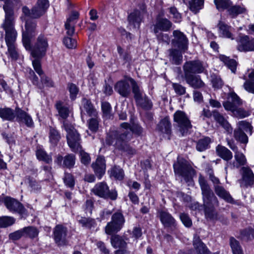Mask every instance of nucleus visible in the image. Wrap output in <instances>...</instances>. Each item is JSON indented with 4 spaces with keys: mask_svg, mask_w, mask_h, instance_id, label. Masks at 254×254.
<instances>
[{
    "mask_svg": "<svg viewBox=\"0 0 254 254\" xmlns=\"http://www.w3.org/2000/svg\"><path fill=\"white\" fill-rule=\"evenodd\" d=\"M128 80H129L130 84L131 85L134 99L137 102H140L143 98V91L140 89L136 82L133 78H129Z\"/></svg>",
    "mask_w": 254,
    "mask_h": 254,
    "instance_id": "nucleus-32",
    "label": "nucleus"
},
{
    "mask_svg": "<svg viewBox=\"0 0 254 254\" xmlns=\"http://www.w3.org/2000/svg\"><path fill=\"white\" fill-rule=\"evenodd\" d=\"M67 228L62 225H57L54 230V238L56 243L60 246L67 244Z\"/></svg>",
    "mask_w": 254,
    "mask_h": 254,
    "instance_id": "nucleus-13",
    "label": "nucleus"
},
{
    "mask_svg": "<svg viewBox=\"0 0 254 254\" xmlns=\"http://www.w3.org/2000/svg\"><path fill=\"white\" fill-rule=\"evenodd\" d=\"M126 241H129V237L127 233H125L123 237L116 235L111 238L112 246L115 248L125 249L127 247Z\"/></svg>",
    "mask_w": 254,
    "mask_h": 254,
    "instance_id": "nucleus-20",
    "label": "nucleus"
},
{
    "mask_svg": "<svg viewBox=\"0 0 254 254\" xmlns=\"http://www.w3.org/2000/svg\"><path fill=\"white\" fill-rule=\"evenodd\" d=\"M242 180L246 186L253 185L254 182V174L252 170L248 167H242L241 169Z\"/></svg>",
    "mask_w": 254,
    "mask_h": 254,
    "instance_id": "nucleus-28",
    "label": "nucleus"
},
{
    "mask_svg": "<svg viewBox=\"0 0 254 254\" xmlns=\"http://www.w3.org/2000/svg\"><path fill=\"white\" fill-rule=\"evenodd\" d=\"M174 39L173 43L181 51L185 52L188 49V40L186 36L181 32L175 30L173 32Z\"/></svg>",
    "mask_w": 254,
    "mask_h": 254,
    "instance_id": "nucleus-16",
    "label": "nucleus"
},
{
    "mask_svg": "<svg viewBox=\"0 0 254 254\" xmlns=\"http://www.w3.org/2000/svg\"><path fill=\"white\" fill-rule=\"evenodd\" d=\"M121 126L126 129V130L121 132L117 131L110 132L107 135L106 143L108 145H113L116 149L125 152L129 155H134L136 153L135 150L130 147L127 143L131 137V126L127 123H122Z\"/></svg>",
    "mask_w": 254,
    "mask_h": 254,
    "instance_id": "nucleus-2",
    "label": "nucleus"
},
{
    "mask_svg": "<svg viewBox=\"0 0 254 254\" xmlns=\"http://www.w3.org/2000/svg\"><path fill=\"white\" fill-rule=\"evenodd\" d=\"M169 12L173 15L174 21L175 22H179L181 21L182 16L181 14L178 12V10L175 7H171L169 8Z\"/></svg>",
    "mask_w": 254,
    "mask_h": 254,
    "instance_id": "nucleus-58",
    "label": "nucleus"
},
{
    "mask_svg": "<svg viewBox=\"0 0 254 254\" xmlns=\"http://www.w3.org/2000/svg\"><path fill=\"white\" fill-rule=\"evenodd\" d=\"M56 107L58 111L60 117L63 119H66L69 114L70 109L69 107L64 104L61 101L58 102L56 104Z\"/></svg>",
    "mask_w": 254,
    "mask_h": 254,
    "instance_id": "nucleus-36",
    "label": "nucleus"
},
{
    "mask_svg": "<svg viewBox=\"0 0 254 254\" xmlns=\"http://www.w3.org/2000/svg\"><path fill=\"white\" fill-rule=\"evenodd\" d=\"M3 202L6 208L13 213H18L20 215L26 214L27 210L23 205L17 199L6 196L4 198Z\"/></svg>",
    "mask_w": 254,
    "mask_h": 254,
    "instance_id": "nucleus-10",
    "label": "nucleus"
},
{
    "mask_svg": "<svg viewBox=\"0 0 254 254\" xmlns=\"http://www.w3.org/2000/svg\"><path fill=\"white\" fill-rule=\"evenodd\" d=\"M5 12V19L1 26L5 32V42L10 57L16 60L19 56L18 49L16 47L17 33L14 28V18L13 9L5 3L3 6Z\"/></svg>",
    "mask_w": 254,
    "mask_h": 254,
    "instance_id": "nucleus-1",
    "label": "nucleus"
},
{
    "mask_svg": "<svg viewBox=\"0 0 254 254\" xmlns=\"http://www.w3.org/2000/svg\"><path fill=\"white\" fill-rule=\"evenodd\" d=\"M16 116V110L14 111L8 107L0 108V118L3 120L13 121Z\"/></svg>",
    "mask_w": 254,
    "mask_h": 254,
    "instance_id": "nucleus-29",
    "label": "nucleus"
},
{
    "mask_svg": "<svg viewBox=\"0 0 254 254\" xmlns=\"http://www.w3.org/2000/svg\"><path fill=\"white\" fill-rule=\"evenodd\" d=\"M154 33L155 34L156 38L158 41L165 42L167 44H169L170 37L167 34L163 33L162 31Z\"/></svg>",
    "mask_w": 254,
    "mask_h": 254,
    "instance_id": "nucleus-59",
    "label": "nucleus"
},
{
    "mask_svg": "<svg viewBox=\"0 0 254 254\" xmlns=\"http://www.w3.org/2000/svg\"><path fill=\"white\" fill-rule=\"evenodd\" d=\"M169 58L171 62L176 65L180 64L183 61V56L181 52L176 49L169 50Z\"/></svg>",
    "mask_w": 254,
    "mask_h": 254,
    "instance_id": "nucleus-33",
    "label": "nucleus"
},
{
    "mask_svg": "<svg viewBox=\"0 0 254 254\" xmlns=\"http://www.w3.org/2000/svg\"><path fill=\"white\" fill-rule=\"evenodd\" d=\"M81 105L89 116L97 117V112L90 100L85 98H83Z\"/></svg>",
    "mask_w": 254,
    "mask_h": 254,
    "instance_id": "nucleus-31",
    "label": "nucleus"
},
{
    "mask_svg": "<svg viewBox=\"0 0 254 254\" xmlns=\"http://www.w3.org/2000/svg\"><path fill=\"white\" fill-rule=\"evenodd\" d=\"M128 235H131V237L134 238L135 240H137L140 238L142 235V229L140 227H134L132 231L128 230L127 233Z\"/></svg>",
    "mask_w": 254,
    "mask_h": 254,
    "instance_id": "nucleus-51",
    "label": "nucleus"
},
{
    "mask_svg": "<svg viewBox=\"0 0 254 254\" xmlns=\"http://www.w3.org/2000/svg\"><path fill=\"white\" fill-rule=\"evenodd\" d=\"M40 59L35 58L32 61V65L35 71L41 76L44 74L41 68Z\"/></svg>",
    "mask_w": 254,
    "mask_h": 254,
    "instance_id": "nucleus-57",
    "label": "nucleus"
},
{
    "mask_svg": "<svg viewBox=\"0 0 254 254\" xmlns=\"http://www.w3.org/2000/svg\"><path fill=\"white\" fill-rule=\"evenodd\" d=\"M216 150L218 156L227 162L230 160L233 157L232 153L228 148L223 146L218 145Z\"/></svg>",
    "mask_w": 254,
    "mask_h": 254,
    "instance_id": "nucleus-34",
    "label": "nucleus"
},
{
    "mask_svg": "<svg viewBox=\"0 0 254 254\" xmlns=\"http://www.w3.org/2000/svg\"><path fill=\"white\" fill-rule=\"evenodd\" d=\"M63 43L69 49L74 48L76 46V41L70 37H65L63 40Z\"/></svg>",
    "mask_w": 254,
    "mask_h": 254,
    "instance_id": "nucleus-61",
    "label": "nucleus"
},
{
    "mask_svg": "<svg viewBox=\"0 0 254 254\" xmlns=\"http://www.w3.org/2000/svg\"><path fill=\"white\" fill-rule=\"evenodd\" d=\"M129 78L130 77H126L124 79L117 82L114 85L115 91L124 98L128 97L131 93Z\"/></svg>",
    "mask_w": 254,
    "mask_h": 254,
    "instance_id": "nucleus-12",
    "label": "nucleus"
},
{
    "mask_svg": "<svg viewBox=\"0 0 254 254\" xmlns=\"http://www.w3.org/2000/svg\"><path fill=\"white\" fill-rule=\"evenodd\" d=\"M173 168L176 175L182 177L187 183H192L195 171L187 160L178 157L173 165Z\"/></svg>",
    "mask_w": 254,
    "mask_h": 254,
    "instance_id": "nucleus-4",
    "label": "nucleus"
},
{
    "mask_svg": "<svg viewBox=\"0 0 254 254\" xmlns=\"http://www.w3.org/2000/svg\"><path fill=\"white\" fill-rule=\"evenodd\" d=\"M16 121L19 124H24L28 127L34 126V123L31 117L20 108L16 109Z\"/></svg>",
    "mask_w": 254,
    "mask_h": 254,
    "instance_id": "nucleus-18",
    "label": "nucleus"
},
{
    "mask_svg": "<svg viewBox=\"0 0 254 254\" xmlns=\"http://www.w3.org/2000/svg\"><path fill=\"white\" fill-rule=\"evenodd\" d=\"M234 136L236 140L243 143H247L248 137L245 133L240 129L236 128L234 131Z\"/></svg>",
    "mask_w": 254,
    "mask_h": 254,
    "instance_id": "nucleus-46",
    "label": "nucleus"
},
{
    "mask_svg": "<svg viewBox=\"0 0 254 254\" xmlns=\"http://www.w3.org/2000/svg\"><path fill=\"white\" fill-rule=\"evenodd\" d=\"M204 69L202 63L199 61H189L185 63L183 65L184 75L200 73Z\"/></svg>",
    "mask_w": 254,
    "mask_h": 254,
    "instance_id": "nucleus-11",
    "label": "nucleus"
},
{
    "mask_svg": "<svg viewBox=\"0 0 254 254\" xmlns=\"http://www.w3.org/2000/svg\"><path fill=\"white\" fill-rule=\"evenodd\" d=\"M64 127L67 132L66 139L68 146L72 151L76 152L81 149L79 134L73 127L65 121L63 122Z\"/></svg>",
    "mask_w": 254,
    "mask_h": 254,
    "instance_id": "nucleus-5",
    "label": "nucleus"
},
{
    "mask_svg": "<svg viewBox=\"0 0 254 254\" xmlns=\"http://www.w3.org/2000/svg\"><path fill=\"white\" fill-rule=\"evenodd\" d=\"M234 157L236 161L233 163L227 162L225 167L226 170L228 168H230L231 169L238 168L241 166L245 165L246 163L245 156L242 153L239 151L235 153Z\"/></svg>",
    "mask_w": 254,
    "mask_h": 254,
    "instance_id": "nucleus-24",
    "label": "nucleus"
},
{
    "mask_svg": "<svg viewBox=\"0 0 254 254\" xmlns=\"http://www.w3.org/2000/svg\"><path fill=\"white\" fill-rule=\"evenodd\" d=\"M29 185L31 188V190L35 192L39 191L41 189L40 183L32 179H29Z\"/></svg>",
    "mask_w": 254,
    "mask_h": 254,
    "instance_id": "nucleus-60",
    "label": "nucleus"
},
{
    "mask_svg": "<svg viewBox=\"0 0 254 254\" xmlns=\"http://www.w3.org/2000/svg\"><path fill=\"white\" fill-rule=\"evenodd\" d=\"M229 245L233 254H244L240 243L234 237H230Z\"/></svg>",
    "mask_w": 254,
    "mask_h": 254,
    "instance_id": "nucleus-39",
    "label": "nucleus"
},
{
    "mask_svg": "<svg viewBox=\"0 0 254 254\" xmlns=\"http://www.w3.org/2000/svg\"><path fill=\"white\" fill-rule=\"evenodd\" d=\"M184 77L186 82L194 89L201 88L205 85L199 75H184Z\"/></svg>",
    "mask_w": 254,
    "mask_h": 254,
    "instance_id": "nucleus-23",
    "label": "nucleus"
},
{
    "mask_svg": "<svg viewBox=\"0 0 254 254\" xmlns=\"http://www.w3.org/2000/svg\"><path fill=\"white\" fill-rule=\"evenodd\" d=\"M111 220L119 224L120 226L123 227L125 222V219L123 214L121 212H116L112 216Z\"/></svg>",
    "mask_w": 254,
    "mask_h": 254,
    "instance_id": "nucleus-53",
    "label": "nucleus"
},
{
    "mask_svg": "<svg viewBox=\"0 0 254 254\" xmlns=\"http://www.w3.org/2000/svg\"><path fill=\"white\" fill-rule=\"evenodd\" d=\"M92 167L96 176L100 179L105 174L106 170L104 158L103 156H99L96 161L92 163Z\"/></svg>",
    "mask_w": 254,
    "mask_h": 254,
    "instance_id": "nucleus-21",
    "label": "nucleus"
},
{
    "mask_svg": "<svg viewBox=\"0 0 254 254\" xmlns=\"http://www.w3.org/2000/svg\"><path fill=\"white\" fill-rule=\"evenodd\" d=\"M101 107L104 116L109 117L112 110L110 103L107 102H102Z\"/></svg>",
    "mask_w": 254,
    "mask_h": 254,
    "instance_id": "nucleus-62",
    "label": "nucleus"
},
{
    "mask_svg": "<svg viewBox=\"0 0 254 254\" xmlns=\"http://www.w3.org/2000/svg\"><path fill=\"white\" fill-rule=\"evenodd\" d=\"M92 192L96 195L104 198L115 200L117 197L116 190H110L108 186L104 182L97 184L92 189Z\"/></svg>",
    "mask_w": 254,
    "mask_h": 254,
    "instance_id": "nucleus-8",
    "label": "nucleus"
},
{
    "mask_svg": "<svg viewBox=\"0 0 254 254\" xmlns=\"http://www.w3.org/2000/svg\"><path fill=\"white\" fill-rule=\"evenodd\" d=\"M204 0H190L189 5L190 10L197 13L203 7Z\"/></svg>",
    "mask_w": 254,
    "mask_h": 254,
    "instance_id": "nucleus-41",
    "label": "nucleus"
},
{
    "mask_svg": "<svg viewBox=\"0 0 254 254\" xmlns=\"http://www.w3.org/2000/svg\"><path fill=\"white\" fill-rule=\"evenodd\" d=\"M49 48L48 39L43 34H40L37 38L34 46H31V55L34 58L41 59L44 57Z\"/></svg>",
    "mask_w": 254,
    "mask_h": 254,
    "instance_id": "nucleus-7",
    "label": "nucleus"
},
{
    "mask_svg": "<svg viewBox=\"0 0 254 254\" xmlns=\"http://www.w3.org/2000/svg\"><path fill=\"white\" fill-rule=\"evenodd\" d=\"M75 156L72 154H69L64 157L63 167L70 169L73 167L75 164Z\"/></svg>",
    "mask_w": 254,
    "mask_h": 254,
    "instance_id": "nucleus-44",
    "label": "nucleus"
},
{
    "mask_svg": "<svg viewBox=\"0 0 254 254\" xmlns=\"http://www.w3.org/2000/svg\"><path fill=\"white\" fill-rule=\"evenodd\" d=\"M172 25V22L166 18L158 16L153 24V33H158L160 31H168Z\"/></svg>",
    "mask_w": 254,
    "mask_h": 254,
    "instance_id": "nucleus-14",
    "label": "nucleus"
},
{
    "mask_svg": "<svg viewBox=\"0 0 254 254\" xmlns=\"http://www.w3.org/2000/svg\"><path fill=\"white\" fill-rule=\"evenodd\" d=\"M198 183L201 190L205 217L210 220H216L218 218V213L215 208L219 206L218 200L201 175L199 176Z\"/></svg>",
    "mask_w": 254,
    "mask_h": 254,
    "instance_id": "nucleus-3",
    "label": "nucleus"
},
{
    "mask_svg": "<svg viewBox=\"0 0 254 254\" xmlns=\"http://www.w3.org/2000/svg\"><path fill=\"white\" fill-rule=\"evenodd\" d=\"M174 127L182 136L187 135L192 127L191 122L186 114L182 111H177L174 114Z\"/></svg>",
    "mask_w": 254,
    "mask_h": 254,
    "instance_id": "nucleus-6",
    "label": "nucleus"
},
{
    "mask_svg": "<svg viewBox=\"0 0 254 254\" xmlns=\"http://www.w3.org/2000/svg\"><path fill=\"white\" fill-rule=\"evenodd\" d=\"M180 219L184 225L187 227H190L192 225V222L188 215L186 213H181L180 215Z\"/></svg>",
    "mask_w": 254,
    "mask_h": 254,
    "instance_id": "nucleus-64",
    "label": "nucleus"
},
{
    "mask_svg": "<svg viewBox=\"0 0 254 254\" xmlns=\"http://www.w3.org/2000/svg\"><path fill=\"white\" fill-rule=\"evenodd\" d=\"M15 219L11 216H4L0 217V228H6L15 223Z\"/></svg>",
    "mask_w": 254,
    "mask_h": 254,
    "instance_id": "nucleus-47",
    "label": "nucleus"
},
{
    "mask_svg": "<svg viewBox=\"0 0 254 254\" xmlns=\"http://www.w3.org/2000/svg\"><path fill=\"white\" fill-rule=\"evenodd\" d=\"M157 129L162 133L170 135L171 133V123L169 117L162 119L157 126Z\"/></svg>",
    "mask_w": 254,
    "mask_h": 254,
    "instance_id": "nucleus-26",
    "label": "nucleus"
},
{
    "mask_svg": "<svg viewBox=\"0 0 254 254\" xmlns=\"http://www.w3.org/2000/svg\"><path fill=\"white\" fill-rule=\"evenodd\" d=\"M88 127L91 131L95 132L98 129L99 121L96 117H94L90 119L88 122Z\"/></svg>",
    "mask_w": 254,
    "mask_h": 254,
    "instance_id": "nucleus-54",
    "label": "nucleus"
},
{
    "mask_svg": "<svg viewBox=\"0 0 254 254\" xmlns=\"http://www.w3.org/2000/svg\"><path fill=\"white\" fill-rule=\"evenodd\" d=\"M159 213L160 221L165 227H175L176 221L170 213L162 210Z\"/></svg>",
    "mask_w": 254,
    "mask_h": 254,
    "instance_id": "nucleus-25",
    "label": "nucleus"
},
{
    "mask_svg": "<svg viewBox=\"0 0 254 254\" xmlns=\"http://www.w3.org/2000/svg\"><path fill=\"white\" fill-rule=\"evenodd\" d=\"M144 13V10H134L128 16L129 24L133 25L134 28H138L142 20Z\"/></svg>",
    "mask_w": 254,
    "mask_h": 254,
    "instance_id": "nucleus-22",
    "label": "nucleus"
},
{
    "mask_svg": "<svg viewBox=\"0 0 254 254\" xmlns=\"http://www.w3.org/2000/svg\"><path fill=\"white\" fill-rule=\"evenodd\" d=\"M25 31L22 33V43L26 50L31 49V42L36 34V23L34 21L26 20Z\"/></svg>",
    "mask_w": 254,
    "mask_h": 254,
    "instance_id": "nucleus-9",
    "label": "nucleus"
},
{
    "mask_svg": "<svg viewBox=\"0 0 254 254\" xmlns=\"http://www.w3.org/2000/svg\"><path fill=\"white\" fill-rule=\"evenodd\" d=\"M37 158L40 160L44 161L47 164H50L52 162V158L51 155L48 154L43 148L39 147L36 151Z\"/></svg>",
    "mask_w": 254,
    "mask_h": 254,
    "instance_id": "nucleus-37",
    "label": "nucleus"
},
{
    "mask_svg": "<svg viewBox=\"0 0 254 254\" xmlns=\"http://www.w3.org/2000/svg\"><path fill=\"white\" fill-rule=\"evenodd\" d=\"M237 49L241 52L254 51V38L250 40L248 36L241 37L238 41Z\"/></svg>",
    "mask_w": 254,
    "mask_h": 254,
    "instance_id": "nucleus-17",
    "label": "nucleus"
},
{
    "mask_svg": "<svg viewBox=\"0 0 254 254\" xmlns=\"http://www.w3.org/2000/svg\"><path fill=\"white\" fill-rule=\"evenodd\" d=\"M123 227L120 226L119 224L116 223L112 220L107 224L105 228V233L107 235H113L120 231Z\"/></svg>",
    "mask_w": 254,
    "mask_h": 254,
    "instance_id": "nucleus-38",
    "label": "nucleus"
},
{
    "mask_svg": "<svg viewBox=\"0 0 254 254\" xmlns=\"http://www.w3.org/2000/svg\"><path fill=\"white\" fill-rule=\"evenodd\" d=\"M211 139L208 137H205L199 139L196 144V149L199 151H203L209 148Z\"/></svg>",
    "mask_w": 254,
    "mask_h": 254,
    "instance_id": "nucleus-42",
    "label": "nucleus"
},
{
    "mask_svg": "<svg viewBox=\"0 0 254 254\" xmlns=\"http://www.w3.org/2000/svg\"><path fill=\"white\" fill-rule=\"evenodd\" d=\"M246 11V8L244 6L239 5H231L228 8V13L232 18H236L238 15L245 13Z\"/></svg>",
    "mask_w": 254,
    "mask_h": 254,
    "instance_id": "nucleus-35",
    "label": "nucleus"
},
{
    "mask_svg": "<svg viewBox=\"0 0 254 254\" xmlns=\"http://www.w3.org/2000/svg\"><path fill=\"white\" fill-rule=\"evenodd\" d=\"M49 7L48 0H37L32 8V18H37L43 15Z\"/></svg>",
    "mask_w": 254,
    "mask_h": 254,
    "instance_id": "nucleus-15",
    "label": "nucleus"
},
{
    "mask_svg": "<svg viewBox=\"0 0 254 254\" xmlns=\"http://www.w3.org/2000/svg\"><path fill=\"white\" fill-rule=\"evenodd\" d=\"M213 116L215 120L219 124L229 133L232 132V127L224 117L218 112H213Z\"/></svg>",
    "mask_w": 254,
    "mask_h": 254,
    "instance_id": "nucleus-27",
    "label": "nucleus"
},
{
    "mask_svg": "<svg viewBox=\"0 0 254 254\" xmlns=\"http://www.w3.org/2000/svg\"><path fill=\"white\" fill-rule=\"evenodd\" d=\"M193 245L197 254H219V252L211 253L205 245L201 241L199 236L197 234L194 235Z\"/></svg>",
    "mask_w": 254,
    "mask_h": 254,
    "instance_id": "nucleus-19",
    "label": "nucleus"
},
{
    "mask_svg": "<svg viewBox=\"0 0 254 254\" xmlns=\"http://www.w3.org/2000/svg\"><path fill=\"white\" fill-rule=\"evenodd\" d=\"M211 83L213 87L217 89L221 88L223 84L221 78L215 74L211 76Z\"/></svg>",
    "mask_w": 254,
    "mask_h": 254,
    "instance_id": "nucleus-55",
    "label": "nucleus"
},
{
    "mask_svg": "<svg viewBox=\"0 0 254 254\" xmlns=\"http://www.w3.org/2000/svg\"><path fill=\"white\" fill-rule=\"evenodd\" d=\"M214 190L216 194L220 198L229 203H233L234 200L229 192L222 186L214 185Z\"/></svg>",
    "mask_w": 254,
    "mask_h": 254,
    "instance_id": "nucleus-30",
    "label": "nucleus"
},
{
    "mask_svg": "<svg viewBox=\"0 0 254 254\" xmlns=\"http://www.w3.org/2000/svg\"><path fill=\"white\" fill-rule=\"evenodd\" d=\"M64 181L65 185L69 188H72L74 185L73 177L70 174L65 173Z\"/></svg>",
    "mask_w": 254,
    "mask_h": 254,
    "instance_id": "nucleus-63",
    "label": "nucleus"
},
{
    "mask_svg": "<svg viewBox=\"0 0 254 254\" xmlns=\"http://www.w3.org/2000/svg\"><path fill=\"white\" fill-rule=\"evenodd\" d=\"M238 129H240L241 130L250 132L252 131V127L249 123L245 121H241L237 123Z\"/></svg>",
    "mask_w": 254,
    "mask_h": 254,
    "instance_id": "nucleus-56",
    "label": "nucleus"
},
{
    "mask_svg": "<svg viewBox=\"0 0 254 254\" xmlns=\"http://www.w3.org/2000/svg\"><path fill=\"white\" fill-rule=\"evenodd\" d=\"M49 138L50 142L56 144L61 138V135L57 130L55 128L50 127L49 132Z\"/></svg>",
    "mask_w": 254,
    "mask_h": 254,
    "instance_id": "nucleus-50",
    "label": "nucleus"
},
{
    "mask_svg": "<svg viewBox=\"0 0 254 254\" xmlns=\"http://www.w3.org/2000/svg\"><path fill=\"white\" fill-rule=\"evenodd\" d=\"M78 222L83 227L89 229L95 227L96 225L95 220L91 218L81 217Z\"/></svg>",
    "mask_w": 254,
    "mask_h": 254,
    "instance_id": "nucleus-49",
    "label": "nucleus"
},
{
    "mask_svg": "<svg viewBox=\"0 0 254 254\" xmlns=\"http://www.w3.org/2000/svg\"><path fill=\"white\" fill-rule=\"evenodd\" d=\"M217 9L219 11H223L225 9L228 10V8L232 4L230 0H214Z\"/></svg>",
    "mask_w": 254,
    "mask_h": 254,
    "instance_id": "nucleus-45",
    "label": "nucleus"
},
{
    "mask_svg": "<svg viewBox=\"0 0 254 254\" xmlns=\"http://www.w3.org/2000/svg\"><path fill=\"white\" fill-rule=\"evenodd\" d=\"M24 236L34 238L37 236L38 231L37 229L33 227H27L23 228Z\"/></svg>",
    "mask_w": 254,
    "mask_h": 254,
    "instance_id": "nucleus-52",
    "label": "nucleus"
},
{
    "mask_svg": "<svg viewBox=\"0 0 254 254\" xmlns=\"http://www.w3.org/2000/svg\"><path fill=\"white\" fill-rule=\"evenodd\" d=\"M110 175L117 180H122L124 177L123 170L119 167L115 166L110 170Z\"/></svg>",
    "mask_w": 254,
    "mask_h": 254,
    "instance_id": "nucleus-48",
    "label": "nucleus"
},
{
    "mask_svg": "<svg viewBox=\"0 0 254 254\" xmlns=\"http://www.w3.org/2000/svg\"><path fill=\"white\" fill-rule=\"evenodd\" d=\"M219 59L232 71L235 73L236 70L237 63L235 60L231 59L229 57L225 55H220Z\"/></svg>",
    "mask_w": 254,
    "mask_h": 254,
    "instance_id": "nucleus-40",
    "label": "nucleus"
},
{
    "mask_svg": "<svg viewBox=\"0 0 254 254\" xmlns=\"http://www.w3.org/2000/svg\"><path fill=\"white\" fill-rule=\"evenodd\" d=\"M219 32L224 37L231 38L232 34L230 32V27L224 22L220 21L218 24Z\"/></svg>",
    "mask_w": 254,
    "mask_h": 254,
    "instance_id": "nucleus-43",
    "label": "nucleus"
}]
</instances>
